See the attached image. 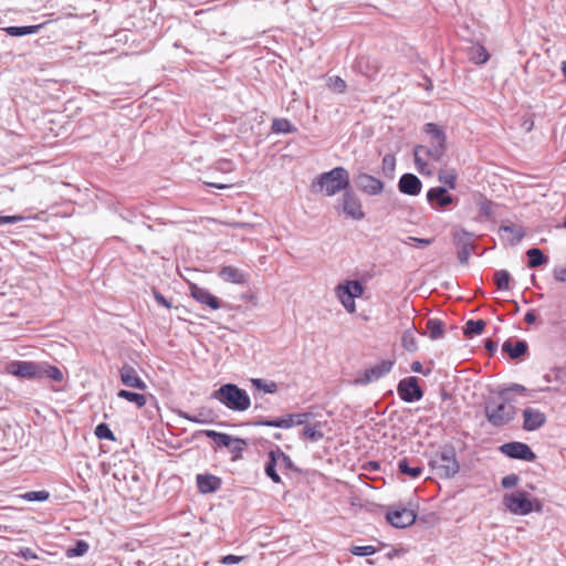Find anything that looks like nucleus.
Listing matches in <instances>:
<instances>
[{
    "label": "nucleus",
    "mask_w": 566,
    "mask_h": 566,
    "mask_svg": "<svg viewBox=\"0 0 566 566\" xmlns=\"http://www.w3.org/2000/svg\"><path fill=\"white\" fill-rule=\"evenodd\" d=\"M423 129L428 135H430L431 140L429 147L422 145L415 147V164L417 165L420 172L423 171V167L427 165V163L421 158V154H426L434 161H440L446 151L444 132L433 123H427Z\"/></svg>",
    "instance_id": "f257e3e1"
},
{
    "label": "nucleus",
    "mask_w": 566,
    "mask_h": 566,
    "mask_svg": "<svg viewBox=\"0 0 566 566\" xmlns=\"http://www.w3.org/2000/svg\"><path fill=\"white\" fill-rule=\"evenodd\" d=\"M349 187V174L344 167H335L329 171L322 172L313 182L314 192H323L332 197L346 190Z\"/></svg>",
    "instance_id": "f03ea898"
},
{
    "label": "nucleus",
    "mask_w": 566,
    "mask_h": 566,
    "mask_svg": "<svg viewBox=\"0 0 566 566\" xmlns=\"http://www.w3.org/2000/svg\"><path fill=\"white\" fill-rule=\"evenodd\" d=\"M484 415L491 426L501 428L515 419L517 409L513 405V400L497 397V399L492 398L484 403Z\"/></svg>",
    "instance_id": "7ed1b4c3"
},
{
    "label": "nucleus",
    "mask_w": 566,
    "mask_h": 566,
    "mask_svg": "<svg viewBox=\"0 0 566 566\" xmlns=\"http://www.w3.org/2000/svg\"><path fill=\"white\" fill-rule=\"evenodd\" d=\"M211 398L218 400L228 409L239 412L248 410L251 406L248 392L234 384L222 385L212 392Z\"/></svg>",
    "instance_id": "20e7f679"
},
{
    "label": "nucleus",
    "mask_w": 566,
    "mask_h": 566,
    "mask_svg": "<svg viewBox=\"0 0 566 566\" xmlns=\"http://www.w3.org/2000/svg\"><path fill=\"white\" fill-rule=\"evenodd\" d=\"M431 465L438 471L440 476L451 478L455 475L460 470V465L457 461L454 448H442L431 460Z\"/></svg>",
    "instance_id": "39448f33"
},
{
    "label": "nucleus",
    "mask_w": 566,
    "mask_h": 566,
    "mask_svg": "<svg viewBox=\"0 0 566 566\" xmlns=\"http://www.w3.org/2000/svg\"><path fill=\"white\" fill-rule=\"evenodd\" d=\"M364 293L363 284L357 280L346 281L335 287L336 297L348 313H355V298L360 297Z\"/></svg>",
    "instance_id": "423d86ee"
},
{
    "label": "nucleus",
    "mask_w": 566,
    "mask_h": 566,
    "mask_svg": "<svg viewBox=\"0 0 566 566\" xmlns=\"http://www.w3.org/2000/svg\"><path fill=\"white\" fill-rule=\"evenodd\" d=\"M503 504L515 515H527L533 511H541V504L537 502L536 509L525 491L507 493L503 496Z\"/></svg>",
    "instance_id": "0eeeda50"
},
{
    "label": "nucleus",
    "mask_w": 566,
    "mask_h": 566,
    "mask_svg": "<svg viewBox=\"0 0 566 566\" xmlns=\"http://www.w3.org/2000/svg\"><path fill=\"white\" fill-rule=\"evenodd\" d=\"M313 417L310 412H302V413H287L282 418L277 419H264L259 418L251 422L254 427H274V428H283L289 429L294 426H301L308 422V420Z\"/></svg>",
    "instance_id": "6e6552de"
},
{
    "label": "nucleus",
    "mask_w": 566,
    "mask_h": 566,
    "mask_svg": "<svg viewBox=\"0 0 566 566\" xmlns=\"http://www.w3.org/2000/svg\"><path fill=\"white\" fill-rule=\"evenodd\" d=\"M387 521L397 528H405L416 522L417 514L412 509L402 505H391L386 514Z\"/></svg>",
    "instance_id": "1a4fd4ad"
},
{
    "label": "nucleus",
    "mask_w": 566,
    "mask_h": 566,
    "mask_svg": "<svg viewBox=\"0 0 566 566\" xmlns=\"http://www.w3.org/2000/svg\"><path fill=\"white\" fill-rule=\"evenodd\" d=\"M337 209L354 220H361L365 213L359 198L353 191H345L338 201Z\"/></svg>",
    "instance_id": "9d476101"
},
{
    "label": "nucleus",
    "mask_w": 566,
    "mask_h": 566,
    "mask_svg": "<svg viewBox=\"0 0 566 566\" xmlns=\"http://www.w3.org/2000/svg\"><path fill=\"white\" fill-rule=\"evenodd\" d=\"M397 392L405 402H413L423 397L419 380L413 376L401 379L397 386Z\"/></svg>",
    "instance_id": "9b49d317"
},
{
    "label": "nucleus",
    "mask_w": 566,
    "mask_h": 566,
    "mask_svg": "<svg viewBox=\"0 0 566 566\" xmlns=\"http://www.w3.org/2000/svg\"><path fill=\"white\" fill-rule=\"evenodd\" d=\"M6 370L18 378L36 379L39 378L40 363L13 360L7 364Z\"/></svg>",
    "instance_id": "f8f14e48"
},
{
    "label": "nucleus",
    "mask_w": 566,
    "mask_h": 566,
    "mask_svg": "<svg viewBox=\"0 0 566 566\" xmlns=\"http://www.w3.org/2000/svg\"><path fill=\"white\" fill-rule=\"evenodd\" d=\"M500 451L511 459L528 462H533L536 459V454L532 451L531 447L524 442L513 441L504 443L500 447Z\"/></svg>",
    "instance_id": "ddd939ff"
},
{
    "label": "nucleus",
    "mask_w": 566,
    "mask_h": 566,
    "mask_svg": "<svg viewBox=\"0 0 566 566\" xmlns=\"http://www.w3.org/2000/svg\"><path fill=\"white\" fill-rule=\"evenodd\" d=\"M356 187L368 196H378L384 191L385 185L384 182L367 174L359 172L354 178Z\"/></svg>",
    "instance_id": "4468645a"
},
{
    "label": "nucleus",
    "mask_w": 566,
    "mask_h": 566,
    "mask_svg": "<svg viewBox=\"0 0 566 566\" xmlns=\"http://www.w3.org/2000/svg\"><path fill=\"white\" fill-rule=\"evenodd\" d=\"M120 381L124 386L139 390H146V382L139 377L137 370L129 364H124L119 369Z\"/></svg>",
    "instance_id": "2eb2a0df"
},
{
    "label": "nucleus",
    "mask_w": 566,
    "mask_h": 566,
    "mask_svg": "<svg viewBox=\"0 0 566 566\" xmlns=\"http://www.w3.org/2000/svg\"><path fill=\"white\" fill-rule=\"evenodd\" d=\"M546 422V415L538 409L527 407L523 410V429L535 431Z\"/></svg>",
    "instance_id": "dca6fc26"
},
{
    "label": "nucleus",
    "mask_w": 566,
    "mask_h": 566,
    "mask_svg": "<svg viewBox=\"0 0 566 566\" xmlns=\"http://www.w3.org/2000/svg\"><path fill=\"white\" fill-rule=\"evenodd\" d=\"M398 189L401 193L417 196L422 189V182L413 174H403L398 181Z\"/></svg>",
    "instance_id": "f3484780"
},
{
    "label": "nucleus",
    "mask_w": 566,
    "mask_h": 566,
    "mask_svg": "<svg viewBox=\"0 0 566 566\" xmlns=\"http://www.w3.org/2000/svg\"><path fill=\"white\" fill-rule=\"evenodd\" d=\"M191 296L199 303L209 306L211 310L220 308L221 304L218 297L212 295L207 289L192 284L190 286Z\"/></svg>",
    "instance_id": "a211bd4d"
},
{
    "label": "nucleus",
    "mask_w": 566,
    "mask_h": 566,
    "mask_svg": "<svg viewBox=\"0 0 566 566\" xmlns=\"http://www.w3.org/2000/svg\"><path fill=\"white\" fill-rule=\"evenodd\" d=\"M427 199L430 205L443 209L453 202V197L448 193L444 187H434L428 190Z\"/></svg>",
    "instance_id": "6ab92c4d"
},
{
    "label": "nucleus",
    "mask_w": 566,
    "mask_h": 566,
    "mask_svg": "<svg viewBox=\"0 0 566 566\" xmlns=\"http://www.w3.org/2000/svg\"><path fill=\"white\" fill-rule=\"evenodd\" d=\"M219 276L230 283L244 285L248 283V274L231 265L222 266L219 271Z\"/></svg>",
    "instance_id": "aec40b11"
},
{
    "label": "nucleus",
    "mask_w": 566,
    "mask_h": 566,
    "mask_svg": "<svg viewBox=\"0 0 566 566\" xmlns=\"http://www.w3.org/2000/svg\"><path fill=\"white\" fill-rule=\"evenodd\" d=\"M221 479L212 474H198L197 486L203 494L213 493L221 488Z\"/></svg>",
    "instance_id": "412c9836"
},
{
    "label": "nucleus",
    "mask_w": 566,
    "mask_h": 566,
    "mask_svg": "<svg viewBox=\"0 0 566 566\" xmlns=\"http://www.w3.org/2000/svg\"><path fill=\"white\" fill-rule=\"evenodd\" d=\"M392 366H394L392 360H382V361L378 363L377 365L373 366L371 368L365 370L364 381L371 382V381L378 380L379 378H381L382 376L388 374L392 369Z\"/></svg>",
    "instance_id": "4be33fe9"
},
{
    "label": "nucleus",
    "mask_w": 566,
    "mask_h": 566,
    "mask_svg": "<svg viewBox=\"0 0 566 566\" xmlns=\"http://www.w3.org/2000/svg\"><path fill=\"white\" fill-rule=\"evenodd\" d=\"M528 345L525 340L507 339L502 345V352L506 353L512 359H518L526 354Z\"/></svg>",
    "instance_id": "5701e85b"
},
{
    "label": "nucleus",
    "mask_w": 566,
    "mask_h": 566,
    "mask_svg": "<svg viewBox=\"0 0 566 566\" xmlns=\"http://www.w3.org/2000/svg\"><path fill=\"white\" fill-rule=\"evenodd\" d=\"M326 426V422L316 421L314 423L306 422L302 430V438L306 440H311L313 442H317L324 438L323 428Z\"/></svg>",
    "instance_id": "b1692460"
},
{
    "label": "nucleus",
    "mask_w": 566,
    "mask_h": 566,
    "mask_svg": "<svg viewBox=\"0 0 566 566\" xmlns=\"http://www.w3.org/2000/svg\"><path fill=\"white\" fill-rule=\"evenodd\" d=\"M515 392L518 395H524L527 397H533L535 390L527 389L525 386L520 384H511L505 387H501L499 390V398H505L507 400H512L511 394Z\"/></svg>",
    "instance_id": "393cba45"
},
{
    "label": "nucleus",
    "mask_w": 566,
    "mask_h": 566,
    "mask_svg": "<svg viewBox=\"0 0 566 566\" xmlns=\"http://www.w3.org/2000/svg\"><path fill=\"white\" fill-rule=\"evenodd\" d=\"M469 59L475 64H484L489 61L490 54L481 44H474L469 49Z\"/></svg>",
    "instance_id": "a878e982"
},
{
    "label": "nucleus",
    "mask_w": 566,
    "mask_h": 566,
    "mask_svg": "<svg viewBox=\"0 0 566 566\" xmlns=\"http://www.w3.org/2000/svg\"><path fill=\"white\" fill-rule=\"evenodd\" d=\"M202 433L206 437L212 439L219 447L231 448L233 444V437L227 433L218 432L214 430H203Z\"/></svg>",
    "instance_id": "bb28decb"
},
{
    "label": "nucleus",
    "mask_w": 566,
    "mask_h": 566,
    "mask_svg": "<svg viewBox=\"0 0 566 566\" xmlns=\"http://www.w3.org/2000/svg\"><path fill=\"white\" fill-rule=\"evenodd\" d=\"M117 397L135 403L138 408H143L147 403V397L145 395L126 389H120L117 392Z\"/></svg>",
    "instance_id": "cd10ccee"
},
{
    "label": "nucleus",
    "mask_w": 566,
    "mask_h": 566,
    "mask_svg": "<svg viewBox=\"0 0 566 566\" xmlns=\"http://www.w3.org/2000/svg\"><path fill=\"white\" fill-rule=\"evenodd\" d=\"M415 331H416V326L412 324V326L410 328H408L403 332L402 337H401L402 347L410 353H413L418 349Z\"/></svg>",
    "instance_id": "c85d7f7f"
},
{
    "label": "nucleus",
    "mask_w": 566,
    "mask_h": 566,
    "mask_svg": "<svg viewBox=\"0 0 566 566\" xmlns=\"http://www.w3.org/2000/svg\"><path fill=\"white\" fill-rule=\"evenodd\" d=\"M526 255L528 258L530 268H538L548 262V258L538 248L527 250Z\"/></svg>",
    "instance_id": "c756f323"
},
{
    "label": "nucleus",
    "mask_w": 566,
    "mask_h": 566,
    "mask_svg": "<svg viewBox=\"0 0 566 566\" xmlns=\"http://www.w3.org/2000/svg\"><path fill=\"white\" fill-rule=\"evenodd\" d=\"M427 331L430 339L436 340L443 336L444 324L438 318H430L427 322Z\"/></svg>",
    "instance_id": "7c9ffc66"
},
{
    "label": "nucleus",
    "mask_w": 566,
    "mask_h": 566,
    "mask_svg": "<svg viewBox=\"0 0 566 566\" xmlns=\"http://www.w3.org/2000/svg\"><path fill=\"white\" fill-rule=\"evenodd\" d=\"M43 377H46L54 381L60 382L63 380V373L55 366L40 364L39 378H43Z\"/></svg>",
    "instance_id": "2f4dec72"
},
{
    "label": "nucleus",
    "mask_w": 566,
    "mask_h": 566,
    "mask_svg": "<svg viewBox=\"0 0 566 566\" xmlns=\"http://www.w3.org/2000/svg\"><path fill=\"white\" fill-rule=\"evenodd\" d=\"M398 471L401 474L408 475L411 479H417L422 473V468L419 465L410 467L409 460L403 458L398 461Z\"/></svg>",
    "instance_id": "473e14b6"
},
{
    "label": "nucleus",
    "mask_w": 566,
    "mask_h": 566,
    "mask_svg": "<svg viewBox=\"0 0 566 566\" xmlns=\"http://www.w3.org/2000/svg\"><path fill=\"white\" fill-rule=\"evenodd\" d=\"M484 327H485V322L483 319H476V321L469 319L465 323L463 333L467 337H471L473 335H480L484 331Z\"/></svg>",
    "instance_id": "72a5a7b5"
},
{
    "label": "nucleus",
    "mask_w": 566,
    "mask_h": 566,
    "mask_svg": "<svg viewBox=\"0 0 566 566\" xmlns=\"http://www.w3.org/2000/svg\"><path fill=\"white\" fill-rule=\"evenodd\" d=\"M276 465H277V462H276V458L274 457V453L273 452H269V460L268 462L265 463V468H264V471H265V474L275 483H280L281 482V478L280 475L277 474L276 472Z\"/></svg>",
    "instance_id": "f704fd0d"
},
{
    "label": "nucleus",
    "mask_w": 566,
    "mask_h": 566,
    "mask_svg": "<svg viewBox=\"0 0 566 566\" xmlns=\"http://www.w3.org/2000/svg\"><path fill=\"white\" fill-rule=\"evenodd\" d=\"M40 28L41 25L9 27L6 29V31L11 36H24L28 34L36 33Z\"/></svg>",
    "instance_id": "c9c22d12"
},
{
    "label": "nucleus",
    "mask_w": 566,
    "mask_h": 566,
    "mask_svg": "<svg viewBox=\"0 0 566 566\" xmlns=\"http://www.w3.org/2000/svg\"><path fill=\"white\" fill-rule=\"evenodd\" d=\"M511 274L506 270H499L494 273V282L500 291L510 290Z\"/></svg>",
    "instance_id": "e433bc0d"
},
{
    "label": "nucleus",
    "mask_w": 566,
    "mask_h": 566,
    "mask_svg": "<svg viewBox=\"0 0 566 566\" xmlns=\"http://www.w3.org/2000/svg\"><path fill=\"white\" fill-rule=\"evenodd\" d=\"M272 130L277 134H291L296 132V128L285 118H275L272 122Z\"/></svg>",
    "instance_id": "4c0bfd02"
},
{
    "label": "nucleus",
    "mask_w": 566,
    "mask_h": 566,
    "mask_svg": "<svg viewBox=\"0 0 566 566\" xmlns=\"http://www.w3.org/2000/svg\"><path fill=\"white\" fill-rule=\"evenodd\" d=\"M13 554L18 557L25 559V560L35 559V560L41 562L40 564H36L34 566H46L48 565V563H45V560L43 558H41L39 555H36V553H34V551L30 547H22Z\"/></svg>",
    "instance_id": "58836bf2"
},
{
    "label": "nucleus",
    "mask_w": 566,
    "mask_h": 566,
    "mask_svg": "<svg viewBox=\"0 0 566 566\" xmlns=\"http://www.w3.org/2000/svg\"><path fill=\"white\" fill-rule=\"evenodd\" d=\"M88 548L90 545L85 541L80 539L75 543L73 547H70L66 551V556L70 558L83 556L88 552Z\"/></svg>",
    "instance_id": "ea45409f"
},
{
    "label": "nucleus",
    "mask_w": 566,
    "mask_h": 566,
    "mask_svg": "<svg viewBox=\"0 0 566 566\" xmlns=\"http://www.w3.org/2000/svg\"><path fill=\"white\" fill-rule=\"evenodd\" d=\"M396 168V158L391 154H387L382 158L381 170L386 177L392 178Z\"/></svg>",
    "instance_id": "a19ab883"
},
{
    "label": "nucleus",
    "mask_w": 566,
    "mask_h": 566,
    "mask_svg": "<svg viewBox=\"0 0 566 566\" xmlns=\"http://www.w3.org/2000/svg\"><path fill=\"white\" fill-rule=\"evenodd\" d=\"M254 388L262 390L266 394H275L277 391V384L275 381H265L260 378L252 379Z\"/></svg>",
    "instance_id": "79ce46f5"
},
{
    "label": "nucleus",
    "mask_w": 566,
    "mask_h": 566,
    "mask_svg": "<svg viewBox=\"0 0 566 566\" xmlns=\"http://www.w3.org/2000/svg\"><path fill=\"white\" fill-rule=\"evenodd\" d=\"M271 452L274 453L276 462L277 464H280L281 468L294 470V463L292 459L287 454H285L279 447H276L275 450H271Z\"/></svg>",
    "instance_id": "37998d69"
},
{
    "label": "nucleus",
    "mask_w": 566,
    "mask_h": 566,
    "mask_svg": "<svg viewBox=\"0 0 566 566\" xmlns=\"http://www.w3.org/2000/svg\"><path fill=\"white\" fill-rule=\"evenodd\" d=\"M21 497L29 502H43L50 497V493L45 490L30 491L21 495Z\"/></svg>",
    "instance_id": "c03bdc74"
},
{
    "label": "nucleus",
    "mask_w": 566,
    "mask_h": 566,
    "mask_svg": "<svg viewBox=\"0 0 566 566\" xmlns=\"http://www.w3.org/2000/svg\"><path fill=\"white\" fill-rule=\"evenodd\" d=\"M95 436L98 439H105V440H109V441H115L116 440L113 431L109 429L107 423H99V424H97L96 428H95Z\"/></svg>",
    "instance_id": "a18cd8bd"
},
{
    "label": "nucleus",
    "mask_w": 566,
    "mask_h": 566,
    "mask_svg": "<svg viewBox=\"0 0 566 566\" xmlns=\"http://www.w3.org/2000/svg\"><path fill=\"white\" fill-rule=\"evenodd\" d=\"M349 552L356 556H370L377 552V549L371 545L357 546L354 545L349 548Z\"/></svg>",
    "instance_id": "49530a36"
},
{
    "label": "nucleus",
    "mask_w": 566,
    "mask_h": 566,
    "mask_svg": "<svg viewBox=\"0 0 566 566\" xmlns=\"http://www.w3.org/2000/svg\"><path fill=\"white\" fill-rule=\"evenodd\" d=\"M453 240H454L455 245L459 249L462 248L464 244L465 245H473L472 242L470 241V235H469V233L467 231L455 232L453 234Z\"/></svg>",
    "instance_id": "de8ad7c7"
},
{
    "label": "nucleus",
    "mask_w": 566,
    "mask_h": 566,
    "mask_svg": "<svg viewBox=\"0 0 566 566\" xmlns=\"http://www.w3.org/2000/svg\"><path fill=\"white\" fill-rule=\"evenodd\" d=\"M439 181L448 185L450 189H454L457 186V175L453 171H443L439 174Z\"/></svg>",
    "instance_id": "09e8293b"
},
{
    "label": "nucleus",
    "mask_w": 566,
    "mask_h": 566,
    "mask_svg": "<svg viewBox=\"0 0 566 566\" xmlns=\"http://www.w3.org/2000/svg\"><path fill=\"white\" fill-rule=\"evenodd\" d=\"M178 416L180 418H184V419H186L188 421H191V422H195V423H206V422H208V419L205 418L203 411H200L198 413V416H192V415H190V413H188L186 411H178Z\"/></svg>",
    "instance_id": "8fccbe9b"
},
{
    "label": "nucleus",
    "mask_w": 566,
    "mask_h": 566,
    "mask_svg": "<svg viewBox=\"0 0 566 566\" xmlns=\"http://www.w3.org/2000/svg\"><path fill=\"white\" fill-rule=\"evenodd\" d=\"M473 248H474V245H465L464 244L462 248H460L458 250V259H459L460 263H462V264L468 263Z\"/></svg>",
    "instance_id": "3c124183"
},
{
    "label": "nucleus",
    "mask_w": 566,
    "mask_h": 566,
    "mask_svg": "<svg viewBox=\"0 0 566 566\" xmlns=\"http://www.w3.org/2000/svg\"><path fill=\"white\" fill-rule=\"evenodd\" d=\"M328 86L333 88L335 92H344L346 88V83L343 78L339 76H334L329 78Z\"/></svg>",
    "instance_id": "603ef678"
},
{
    "label": "nucleus",
    "mask_w": 566,
    "mask_h": 566,
    "mask_svg": "<svg viewBox=\"0 0 566 566\" xmlns=\"http://www.w3.org/2000/svg\"><path fill=\"white\" fill-rule=\"evenodd\" d=\"M518 482H520V476L515 473H512V474L505 475L502 479L501 485L504 489H511V488L517 485Z\"/></svg>",
    "instance_id": "864d4df0"
},
{
    "label": "nucleus",
    "mask_w": 566,
    "mask_h": 566,
    "mask_svg": "<svg viewBox=\"0 0 566 566\" xmlns=\"http://www.w3.org/2000/svg\"><path fill=\"white\" fill-rule=\"evenodd\" d=\"M244 446H247L245 440L241 438H233V444L229 449L231 450V452L239 454L243 451Z\"/></svg>",
    "instance_id": "5fc2aeb1"
},
{
    "label": "nucleus",
    "mask_w": 566,
    "mask_h": 566,
    "mask_svg": "<svg viewBox=\"0 0 566 566\" xmlns=\"http://www.w3.org/2000/svg\"><path fill=\"white\" fill-rule=\"evenodd\" d=\"M24 220L23 216H0V224L17 223Z\"/></svg>",
    "instance_id": "6e6d98bb"
},
{
    "label": "nucleus",
    "mask_w": 566,
    "mask_h": 566,
    "mask_svg": "<svg viewBox=\"0 0 566 566\" xmlns=\"http://www.w3.org/2000/svg\"><path fill=\"white\" fill-rule=\"evenodd\" d=\"M243 557L241 556H237V555H227L224 557H222L221 559V563L222 564H226V565H232V564H238L239 562L242 560Z\"/></svg>",
    "instance_id": "4d7b16f0"
},
{
    "label": "nucleus",
    "mask_w": 566,
    "mask_h": 566,
    "mask_svg": "<svg viewBox=\"0 0 566 566\" xmlns=\"http://www.w3.org/2000/svg\"><path fill=\"white\" fill-rule=\"evenodd\" d=\"M154 296L159 305L167 307V308H170L172 306L171 303L159 292H155Z\"/></svg>",
    "instance_id": "13d9d810"
},
{
    "label": "nucleus",
    "mask_w": 566,
    "mask_h": 566,
    "mask_svg": "<svg viewBox=\"0 0 566 566\" xmlns=\"http://www.w3.org/2000/svg\"><path fill=\"white\" fill-rule=\"evenodd\" d=\"M411 371L413 373H417V374H423V375H429L430 374V369H427L426 371L423 370V367H422V364L418 360L413 361L411 364Z\"/></svg>",
    "instance_id": "bf43d9fd"
},
{
    "label": "nucleus",
    "mask_w": 566,
    "mask_h": 566,
    "mask_svg": "<svg viewBox=\"0 0 566 566\" xmlns=\"http://www.w3.org/2000/svg\"><path fill=\"white\" fill-rule=\"evenodd\" d=\"M554 277L559 282H566V268L556 269L554 271Z\"/></svg>",
    "instance_id": "052dcab7"
},
{
    "label": "nucleus",
    "mask_w": 566,
    "mask_h": 566,
    "mask_svg": "<svg viewBox=\"0 0 566 566\" xmlns=\"http://www.w3.org/2000/svg\"><path fill=\"white\" fill-rule=\"evenodd\" d=\"M408 240L417 242L419 247H428L433 241L432 239H423V238H415V237H409Z\"/></svg>",
    "instance_id": "680f3d73"
},
{
    "label": "nucleus",
    "mask_w": 566,
    "mask_h": 566,
    "mask_svg": "<svg viewBox=\"0 0 566 566\" xmlns=\"http://www.w3.org/2000/svg\"><path fill=\"white\" fill-rule=\"evenodd\" d=\"M524 319L527 324H533L536 321V314L534 313V311H528L525 314Z\"/></svg>",
    "instance_id": "e2e57ef3"
},
{
    "label": "nucleus",
    "mask_w": 566,
    "mask_h": 566,
    "mask_svg": "<svg viewBox=\"0 0 566 566\" xmlns=\"http://www.w3.org/2000/svg\"><path fill=\"white\" fill-rule=\"evenodd\" d=\"M485 348L490 352H494L497 348V343L492 339H488L485 343Z\"/></svg>",
    "instance_id": "0e129e2a"
},
{
    "label": "nucleus",
    "mask_w": 566,
    "mask_h": 566,
    "mask_svg": "<svg viewBox=\"0 0 566 566\" xmlns=\"http://www.w3.org/2000/svg\"><path fill=\"white\" fill-rule=\"evenodd\" d=\"M500 231L513 233L514 232V227H512V226H502L500 228Z\"/></svg>",
    "instance_id": "69168bd1"
},
{
    "label": "nucleus",
    "mask_w": 566,
    "mask_h": 566,
    "mask_svg": "<svg viewBox=\"0 0 566 566\" xmlns=\"http://www.w3.org/2000/svg\"><path fill=\"white\" fill-rule=\"evenodd\" d=\"M208 185L211 186V187L218 188V189H226V188H228V186L223 185V184H208Z\"/></svg>",
    "instance_id": "338daca9"
},
{
    "label": "nucleus",
    "mask_w": 566,
    "mask_h": 566,
    "mask_svg": "<svg viewBox=\"0 0 566 566\" xmlns=\"http://www.w3.org/2000/svg\"><path fill=\"white\" fill-rule=\"evenodd\" d=\"M273 438L276 439V440H281L282 439V433L276 432V433L273 434Z\"/></svg>",
    "instance_id": "774afa93"
}]
</instances>
